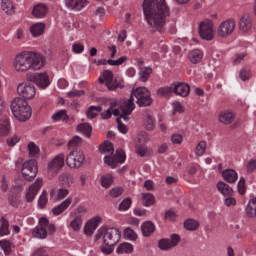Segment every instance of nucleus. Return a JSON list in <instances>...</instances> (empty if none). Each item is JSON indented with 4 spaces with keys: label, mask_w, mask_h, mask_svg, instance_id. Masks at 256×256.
Instances as JSON below:
<instances>
[{
    "label": "nucleus",
    "mask_w": 256,
    "mask_h": 256,
    "mask_svg": "<svg viewBox=\"0 0 256 256\" xmlns=\"http://www.w3.org/2000/svg\"><path fill=\"white\" fill-rule=\"evenodd\" d=\"M83 163H85V154L81 150L71 151L66 156V165L71 169H79L83 166Z\"/></svg>",
    "instance_id": "obj_8"
},
{
    "label": "nucleus",
    "mask_w": 256,
    "mask_h": 256,
    "mask_svg": "<svg viewBox=\"0 0 256 256\" xmlns=\"http://www.w3.org/2000/svg\"><path fill=\"white\" fill-rule=\"evenodd\" d=\"M63 165H65V154L61 153L48 164V173H51V175H57Z\"/></svg>",
    "instance_id": "obj_16"
},
{
    "label": "nucleus",
    "mask_w": 256,
    "mask_h": 256,
    "mask_svg": "<svg viewBox=\"0 0 256 256\" xmlns=\"http://www.w3.org/2000/svg\"><path fill=\"white\" fill-rule=\"evenodd\" d=\"M47 227H49V219L41 217L38 226L33 229L36 239H47Z\"/></svg>",
    "instance_id": "obj_15"
},
{
    "label": "nucleus",
    "mask_w": 256,
    "mask_h": 256,
    "mask_svg": "<svg viewBox=\"0 0 256 256\" xmlns=\"http://www.w3.org/2000/svg\"><path fill=\"white\" fill-rule=\"evenodd\" d=\"M99 223H101V216H96L92 219H90L84 228V233L88 237H91L93 233L97 230V227H99Z\"/></svg>",
    "instance_id": "obj_21"
},
{
    "label": "nucleus",
    "mask_w": 256,
    "mask_h": 256,
    "mask_svg": "<svg viewBox=\"0 0 256 256\" xmlns=\"http://www.w3.org/2000/svg\"><path fill=\"white\" fill-rule=\"evenodd\" d=\"M118 109L120 111V115H118V117L123 119V121H129V115H131L135 110V101L133 98H131V96L128 100H121L119 102Z\"/></svg>",
    "instance_id": "obj_10"
},
{
    "label": "nucleus",
    "mask_w": 256,
    "mask_h": 256,
    "mask_svg": "<svg viewBox=\"0 0 256 256\" xmlns=\"http://www.w3.org/2000/svg\"><path fill=\"white\" fill-rule=\"evenodd\" d=\"M121 117L116 118L117 128L120 131V133H123V135H126V133L129 131L127 126L121 122Z\"/></svg>",
    "instance_id": "obj_56"
},
{
    "label": "nucleus",
    "mask_w": 256,
    "mask_h": 256,
    "mask_svg": "<svg viewBox=\"0 0 256 256\" xmlns=\"http://www.w3.org/2000/svg\"><path fill=\"white\" fill-rule=\"evenodd\" d=\"M241 33H249L253 29V17L250 14H243L238 22Z\"/></svg>",
    "instance_id": "obj_17"
},
{
    "label": "nucleus",
    "mask_w": 256,
    "mask_h": 256,
    "mask_svg": "<svg viewBox=\"0 0 256 256\" xmlns=\"http://www.w3.org/2000/svg\"><path fill=\"white\" fill-rule=\"evenodd\" d=\"M30 81L37 84V86L41 89H46V87H49V85H51V82L49 81V75H47V73L34 74L33 76H31Z\"/></svg>",
    "instance_id": "obj_18"
},
{
    "label": "nucleus",
    "mask_w": 256,
    "mask_h": 256,
    "mask_svg": "<svg viewBox=\"0 0 256 256\" xmlns=\"http://www.w3.org/2000/svg\"><path fill=\"white\" fill-rule=\"evenodd\" d=\"M60 181L63 187L65 188L71 187V185H73V176L69 173H64L61 175Z\"/></svg>",
    "instance_id": "obj_41"
},
{
    "label": "nucleus",
    "mask_w": 256,
    "mask_h": 256,
    "mask_svg": "<svg viewBox=\"0 0 256 256\" xmlns=\"http://www.w3.org/2000/svg\"><path fill=\"white\" fill-rule=\"evenodd\" d=\"M165 221H175L177 219V214L173 210H168L164 215Z\"/></svg>",
    "instance_id": "obj_61"
},
{
    "label": "nucleus",
    "mask_w": 256,
    "mask_h": 256,
    "mask_svg": "<svg viewBox=\"0 0 256 256\" xmlns=\"http://www.w3.org/2000/svg\"><path fill=\"white\" fill-rule=\"evenodd\" d=\"M188 59L194 65H197V63H201V59H203V52L201 50H199V49L191 50L188 53Z\"/></svg>",
    "instance_id": "obj_28"
},
{
    "label": "nucleus",
    "mask_w": 256,
    "mask_h": 256,
    "mask_svg": "<svg viewBox=\"0 0 256 256\" xmlns=\"http://www.w3.org/2000/svg\"><path fill=\"white\" fill-rule=\"evenodd\" d=\"M47 13H49V8L42 3L35 5L32 10V15L36 17V19H43V17L47 16Z\"/></svg>",
    "instance_id": "obj_23"
},
{
    "label": "nucleus",
    "mask_w": 256,
    "mask_h": 256,
    "mask_svg": "<svg viewBox=\"0 0 256 256\" xmlns=\"http://www.w3.org/2000/svg\"><path fill=\"white\" fill-rule=\"evenodd\" d=\"M101 185L102 187H105V189H109L111 185H113V176L110 174H107L105 176L101 177Z\"/></svg>",
    "instance_id": "obj_47"
},
{
    "label": "nucleus",
    "mask_w": 256,
    "mask_h": 256,
    "mask_svg": "<svg viewBox=\"0 0 256 256\" xmlns=\"http://www.w3.org/2000/svg\"><path fill=\"white\" fill-rule=\"evenodd\" d=\"M100 151L104 154L107 153L104 156V163L109 165L112 169H116L118 163H125V151L117 149L116 154L113 155L115 148L111 142H104V144L100 146Z\"/></svg>",
    "instance_id": "obj_3"
},
{
    "label": "nucleus",
    "mask_w": 256,
    "mask_h": 256,
    "mask_svg": "<svg viewBox=\"0 0 256 256\" xmlns=\"http://www.w3.org/2000/svg\"><path fill=\"white\" fill-rule=\"evenodd\" d=\"M205 151H207V142L200 141L196 146L197 157H202V155H205Z\"/></svg>",
    "instance_id": "obj_45"
},
{
    "label": "nucleus",
    "mask_w": 256,
    "mask_h": 256,
    "mask_svg": "<svg viewBox=\"0 0 256 256\" xmlns=\"http://www.w3.org/2000/svg\"><path fill=\"white\" fill-rule=\"evenodd\" d=\"M142 205L144 207H151V205H155V196L151 193H142Z\"/></svg>",
    "instance_id": "obj_36"
},
{
    "label": "nucleus",
    "mask_w": 256,
    "mask_h": 256,
    "mask_svg": "<svg viewBox=\"0 0 256 256\" xmlns=\"http://www.w3.org/2000/svg\"><path fill=\"white\" fill-rule=\"evenodd\" d=\"M112 115L114 117H119L121 115V111L119 109H115L114 111L108 108L105 112L101 114L102 119H111Z\"/></svg>",
    "instance_id": "obj_44"
},
{
    "label": "nucleus",
    "mask_w": 256,
    "mask_h": 256,
    "mask_svg": "<svg viewBox=\"0 0 256 256\" xmlns=\"http://www.w3.org/2000/svg\"><path fill=\"white\" fill-rule=\"evenodd\" d=\"M217 189L224 195V197H231L233 195V188L223 181L217 183Z\"/></svg>",
    "instance_id": "obj_29"
},
{
    "label": "nucleus",
    "mask_w": 256,
    "mask_h": 256,
    "mask_svg": "<svg viewBox=\"0 0 256 256\" xmlns=\"http://www.w3.org/2000/svg\"><path fill=\"white\" fill-rule=\"evenodd\" d=\"M11 133V122L9 117L0 118V137H7Z\"/></svg>",
    "instance_id": "obj_22"
},
{
    "label": "nucleus",
    "mask_w": 256,
    "mask_h": 256,
    "mask_svg": "<svg viewBox=\"0 0 256 256\" xmlns=\"http://www.w3.org/2000/svg\"><path fill=\"white\" fill-rule=\"evenodd\" d=\"M128 60H129V57L127 56H122L117 60L109 59L108 65H111L112 67H119V65H123V63H125V61H128Z\"/></svg>",
    "instance_id": "obj_48"
},
{
    "label": "nucleus",
    "mask_w": 256,
    "mask_h": 256,
    "mask_svg": "<svg viewBox=\"0 0 256 256\" xmlns=\"http://www.w3.org/2000/svg\"><path fill=\"white\" fill-rule=\"evenodd\" d=\"M200 224L199 221L193 219V218H189L184 222V228L187 231H197V229H199Z\"/></svg>",
    "instance_id": "obj_33"
},
{
    "label": "nucleus",
    "mask_w": 256,
    "mask_h": 256,
    "mask_svg": "<svg viewBox=\"0 0 256 256\" xmlns=\"http://www.w3.org/2000/svg\"><path fill=\"white\" fill-rule=\"evenodd\" d=\"M11 111L18 121L25 122L31 118L32 110L29 102L21 97H16L11 103Z\"/></svg>",
    "instance_id": "obj_4"
},
{
    "label": "nucleus",
    "mask_w": 256,
    "mask_h": 256,
    "mask_svg": "<svg viewBox=\"0 0 256 256\" xmlns=\"http://www.w3.org/2000/svg\"><path fill=\"white\" fill-rule=\"evenodd\" d=\"M28 151L31 157H37V155H39V146H36L34 142H30L28 145Z\"/></svg>",
    "instance_id": "obj_52"
},
{
    "label": "nucleus",
    "mask_w": 256,
    "mask_h": 256,
    "mask_svg": "<svg viewBox=\"0 0 256 256\" xmlns=\"http://www.w3.org/2000/svg\"><path fill=\"white\" fill-rule=\"evenodd\" d=\"M124 237L125 239H129L130 241H136L137 240V233L131 228H126L124 230Z\"/></svg>",
    "instance_id": "obj_49"
},
{
    "label": "nucleus",
    "mask_w": 256,
    "mask_h": 256,
    "mask_svg": "<svg viewBox=\"0 0 256 256\" xmlns=\"http://www.w3.org/2000/svg\"><path fill=\"white\" fill-rule=\"evenodd\" d=\"M69 195V190L67 188H60V189H55L53 188L50 191V197H54V201H61V199H65Z\"/></svg>",
    "instance_id": "obj_26"
},
{
    "label": "nucleus",
    "mask_w": 256,
    "mask_h": 256,
    "mask_svg": "<svg viewBox=\"0 0 256 256\" xmlns=\"http://www.w3.org/2000/svg\"><path fill=\"white\" fill-rule=\"evenodd\" d=\"M17 93L22 99L31 100L37 95V89L31 82H22L17 86Z\"/></svg>",
    "instance_id": "obj_9"
},
{
    "label": "nucleus",
    "mask_w": 256,
    "mask_h": 256,
    "mask_svg": "<svg viewBox=\"0 0 256 256\" xmlns=\"http://www.w3.org/2000/svg\"><path fill=\"white\" fill-rule=\"evenodd\" d=\"M121 195H123L122 187H116L110 190V197H113L114 199H117V197H121Z\"/></svg>",
    "instance_id": "obj_60"
},
{
    "label": "nucleus",
    "mask_w": 256,
    "mask_h": 256,
    "mask_svg": "<svg viewBox=\"0 0 256 256\" xmlns=\"http://www.w3.org/2000/svg\"><path fill=\"white\" fill-rule=\"evenodd\" d=\"M102 77L109 91H116L117 89H123V87H125V85L121 84V81L118 82L117 79L113 80V71L111 70H104Z\"/></svg>",
    "instance_id": "obj_12"
},
{
    "label": "nucleus",
    "mask_w": 256,
    "mask_h": 256,
    "mask_svg": "<svg viewBox=\"0 0 256 256\" xmlns=\"http://www.w3.org/2000/svg\"><path fill=\"white\" fill-rule=\"evenodd\" d=\"M131 207V198H126L124 199L120 204H119V211H127Z\"/></svg>",
    "instance_id": "obj_55"
},
{
    "label": "nucleus",
    "mask_w": 256,
    "mask_h": 256,
    "mask_svg": "<svg viewBox=\"0 0 256 256\" xmlns=\"http://www.w3.org/2000/svg\"><path fill=\"white\" fill-rule=\"evenodd\" d=\"M43 187V179H37L35 183H33L29 188L26 193V201L27 203H31L33 199L37 196V193H39V189Z\"/></svg>",
    "instance_id": "obj_19"
},
{
    "label": "nucleus",
    "mask_w": 256,
    "mask_h": 256,
    "mask_svg": "<svg viewBox=\"0 0 256 256\" xmlns=\"http://www.w3.org/2000/svg\"><path fill=\"white\" fill-rule=\"evenodd\" d=\"M245 57H247V53L236 54L233 59L234 65H239V63H241V61H243V59H245Z\"/></svg>",
    "instance_id": "obj_64"
},
{
    "label": "nucleus",
    "mask_w": 256,
    "mask_h": 256,
    "mask_svg": "<svg viewBox=\"0 0 256 256\" xmlns=\"http://www.w3.org/2000/svg\"><path fill=\"white\" fill-rule=\"evenodd\" d=\"M190 91L191 88L189 87V84H185L183 82L172 83V93H175V95L187 97Z\"/></svg>",
    "instance_id": "obj_20"
},
{
    "label": "nucleus",
    "mask_w": 256,
    "mask_h": 256,
    "mask_svg": "<svg viewBox=\"0 0 256 256\" xmlns=\"http://www.w3.org/2000/svg\"><path fill=\"white\" fill-rule=\"evenodd\" d=\"M47 191H43L41 196L39 197L38 200V205L40 209H45V206L47 205Z\"/></svg>",
    "instance_id": "obj_54"
},
{
    "label": "nucleus",
    "mask_w": 256,
    "mask_h": 256,
    "mask_svg": "<svg viewBox=\"0 0 256 256\" xmlns=\"http://www.w3.org/2000/svg\"><path fill=\"white\" fill-rule=\"evenodd\" d=\"M1 8L7 15H13V13H15V8L11 0H2Z\"/></svg>",
    "instance_id": "obj_35"
},
{
    "label": "nucleus",
    "mask_w": 256,
    "mask_h": 256,
    "mask_svg": "<svg viewBox=\"0 0 256 256\" xmlns=\"http://www.w3.org/2000/svg\"><path fill=\"white\" fill-rule=\"evenodd\" d=\"M68 97L70 99H73L75 97H82V95H85V90H72L67 93Z\"/></svg>",
    "instance_id": "obj_62"
},
{
    "label": "nucleus",
    "mask_w": 256,
    "mask_h": 256,
    "mask_svg": "<svg viewBox=\"0 0 256 256\" xmlns=\"http://www.w3.org/2000/svg\"><path fill=\"white\" fill-rule=\"evenodd\" d=\"M13 67L17 73L39 71V69L45 67V58H43L41 53L34 51H23L15 56Z\"/></svg>",
    "instance_id": "obj_2"
},
{
    "label": "nucleus",
    "mask_w": 256,
    "mask_h": 256,
    "mask_svg": "<svg viewBox=\"0 0 256 256\" xmlns=\"http://www.w3.org/2000/svg\"><path fill=\"white\" fill-rule=\"evenodd\" d=\"M83 143V139L79 136H74L69 142L68 147H79Z\"/></svg>",
    "instance_id": "obj_57"
},
{
    "label": "nucleus",
    "mask_w": 256,
    "mask_h": 256,
    "mask_svg": "<svg viewBox=\"0 0 256 256\" xmlns=\"http://www.w3.org/2000/svg\"><path fill=\"white\" fill-rule=\"evenodd\" d=\"M8 203L11 205V207L17 208L19 205H21V200L17 196H9Z\"/></svg>",
    "instance_id": "obj_59"
},
{
    "label": "nucleus",
    "mask_w": 256,
    "mask_h": 256,
    "mask_svg": "<svg viewBox=\"0 0 256 256\" xmlns=\"http://www.w3.org/2000/svg\"><path fill=\"white\" fill-rule=\"evenodd\" d=\"M37 161L28 160L22 165V175L26 181H33L37 177Z\"/></svg>",
    "instance_id": "obj_11"
},
{
    "label": "nucleus",
    "mask_w": 256,
    "mask_h": 256,
    "mask_svg": "<svg viewBox=\"0 0 256 256\" xmlns=\"http://www.w3.org/2000/svg\"><path fill=\"white\" fill-rule=\"evenodd\" d=\"M87 3H89L88 0H65L66 7L68 9H76V11H81Z\"/></svg>",
    "instance_id": "obj_24"
},
{
    "label": "nucleus",
    "mask_w": 256,
    "mask_h": 256,
    "mask_svg": "<svg viewBox=\"0 0 256 256\" xmlns=\"http://www.w3.org/2000/svg\"><path fill=\"white\" fill-rule=\"evenodd\" d=\"M131 98H133V101L136 99V103L139 107H149L153 104L151 92L146 87H138L132 90Z\"/></svg>",
    "instance_id": "obj_6"
},
{
    "label": "nucleus",
    "mask_w": 256,
    "mask_h": 256,
    "mask_svg": "<svg viewBox=\"0 0 256 256\" xmlns=\"http://www.w3.org/2000/svg\"><path fill=\"white\" fill-rule=\"evenodd\" d=\"M199 35L201 39L205 41H212L213 34V22L211 20H204L199 25Z\"/></svg>",
    "instance_id": "obj_13"
},
{
    "label": "nucleus",
    "mask_w": 256,
    "mask_h": 256,
    "mask_svg": "<svg viewBox=\"0 0 256 256\" xmlns=\"http://www.w3.org/2000/svg\"><path fill=\"white\" fill-rule=\"evenodd\" d=\"M181 241V236L179 234H171L170 239H161L158 242V247L161 251H169L173 247H177Z\"/></svg>",
    "instance_id": "obj_14"
},
{
    "label": "nucleus",
    "mask_w": 256,
    "mask_h": 256,
    "mask_svg": "<svg viewBox=\"0 0 256 256\" xmlns=\"http://www.w3.org/2000/svg\"><path fill=\"white\" fill-rule=\"evenodd\" d=\"M151 73H153V69L151 67L140 66V71H139L140 81H143V83H145L149 79Z\"/></svg>",
    "instance_id": "obj_34"
},
{
    "label": "nucleus",
    "mask_w": 256,
    "mask_h": 256,
    "mask_svg": "<svg viewBox=\"0 0 256 256\" xmlns=\"http://www.w3.org/2000/svg\"><path fill=\"white\" fill-rule=\"evenodd\" d=\"M256 169V160L252 159L248 162V164L246 165V171L248 173H253V171H255Z\"/></svg>",
    "instance_id": "obj_63"
},
{
    "label": "nucleus",
    "mask_w": 256,
    "mask_h": 256,
    "mask_svg": "<svg viewBox=\"0 0 256 256\" xmlns=\"http://www.w3.org/2000/svg\"><path fill=\"white\" fill-rule=\"evenodd\" d=\"M52 119L54 121H67V119H69V116L67 115L66 110H60L59 112L52 115Z\"/></svg>",
    "instance_id": "obj_46"
},
{
    "label": "nucleus",
    "mask_w": 256,
    "mask_h": 256,
    "mask_svg": "<svg viewBox=\"0 0 256 256\" xmlns=\"http://www.w3.org/2000/svg\"><path fill=\"white\" fill-rule=\"evenodd\" d=\"M246 215L248 217H256V197L252 198L247 207H246Z\"/></svg>",
    "instance_id": "obj_38"
},
{
    "label": "nucleus",
    "mask_w": 256,
    "mask_h": 256,
    "mask_svg": "<svg viewBox=\"0 0 256 256\" xmlns=\"http://www.w3.org/2000/svg\"><path fill=\"white\" fill-rule=\"evenodd\" d=\"M144 17L150 26L151 32L163 33L165 17H169L171 11L165 0H144L142 4Z\"/></svg>",
    "instance_id": "obj_1"
},
{
    "label": "nucleus",
    "mask_w": 256,
    "mask_h": 256,
    "mask_svg": "<svg viewBox=\"0 0 256 256\" xmlns=\"http://www.w3.org/2000/svg\"><path fill=\"white\" fill-rule=\"evenodd\" d=\"M223 179L227 181V183H235L238 179L237 172L233 169H226L222 172Z\"/></svg>",
    "instance_id": "obj_30"
},
{
    "label": "nucleus",
    "mask_w": 256,
    "mask_h": 256,
    "mask_svg": "<svg viewBox=\"0 0 256 256\" xmlns=\"http://www.w3.org/2000/svg\"><path fill=\"white\" fill-rule=\"evenodd\" d=\"M173 93V84L170 86L161 87L157 90L158 97H169Z\"/></svg>",
    "instance_id": "obj_42"
},
{
    "label": "nucleus",
    "mask_w": 256,
    "mask_h": 256,
    "mask_svg": "<svg viewBox=\"0 0 256 256\" xmlns=\"http://www.w3.org/2000/svg\"><path fill=\"white\" fill-rule=\"evenodd\" d=\"M69 205H71V198H67L60 205L54 207L52 209V213L54 215H61V213H63V211H65L69 207Z\"/></svg>",
    "instance_id": "obj_32"
},
{
    "label": "nucleus",
    "mask_w": 256,
    "mask_h": 256,
    "mask_svg": "<svg viewBox=\"0 0 256 256\" xmlns=\"http://www.w3.org/2000/svg\"><path fill=\"white\" fill-rule=\"evenodd\" d=\"M77 131H80V133H83L86 137H91V131H93V128L91 127V124L83 123L77 126Z\"/></svg>",
    "instance_id": "obj_39"
},
{
    "label": "nucleus",
    "mask_w": 256,
    "mask_h": 256,
    "mask_svg": "<svg viewBox=\"0 0 256 256\" xmlns=\"http://www.w3.org/2000/svg\"><path fill=\"white\" fill-rule=\"evenodd\" d=\"M116 253H118V255H124V253H133V245H131V243L124 242L118 246Z\"/></svg>",
    "instance_id": "obj_37"
},
{
    "label": "nucleus",
    "mask_w": 256,
    "mask_h": 256,
    "mask_svg": "<svg viewBox=\"0 0 256 256\" xmlns=\"http://www.w3.org/2000/svg\"><path fill=\"white\" fill-rule=\"evenodd\" d=\"M101 111H103L101 106H90L86 112V116L88 119H95V117H97V113H101Z\"/></svg>",
    "instance_id": "obj_40"
},
{
    "label": "nucleus",
    "mask_w": 256,
    "mask_h": 256,
    "mask_svg": "<svg viewBox=\"0 0 256 256\" xmlns=\"http://www.w3.org/2000/svg\"><path fill=\"white\" fill-rule=\"evenodd\" d=\"M81 225H83V220L81 219V217H76L70 223V227H72L73 231H80Z\"/></svg>",
    "instance_id": "obj_50"
},
{
    "label": "nucleus",
    "mask_w": 256,
    "mask_h": 256,
    "mask_svg": "<svg viewBox=\"0 0 256 256\" xmlns=\"http://www.w3.org/2000/svg\"><path fill=\"white\" fill-rule=\"evenodd\" d=\"M102 239L104 245H117L121 239V231L118 228H100L95 235V241Z\"/></svg>",
    "instance_id": "obj_5"
},
{
    "label": "nucleus",
    "mask_w": 256,
    "mask_h": 256,
    "mask_svg": "<svg viewBox=\"0 0 256 256\" xmlns=\"http://www.w3.org/2000/svg\"><path fill=\"white\" fill-rule=\"evenodd\" d=\"M136 153L139 155V157H145L147 153H149V150L145 145L137 144L136 145Z\"/></svg>",
    "instance_id": "obj_53"
},
{
    "label": "nucleus",
    "mask_w": 256,
    "mask_h": 256,
    "mask_svg": "<svg viewBox=\"0 0 256 256\" xmlns=\"http://www.w3.org/2000/svg\"><path fill=\"white\" fill-rule=\"evenodd\" d=\"M235 19H228L220 23L216 30L217 37L221 39H227V37H231L235 32L236 27Z\"/></svg>",
    "instance_id": "obj_7"
},
{
    "label": "nucleus",
    "mask_w": 256,
    "mask_h": 256,
    "mask_svg": "<svg viewBox=\"0 0 256 256\" xmlns=\"http://www.w3.org/2000/svg\"><path fill=\"white\" fill-rule=\"evenodd\" d=\"M0 245H1L5 255H11L12 244L9 240H1Z\"/></svg>",
    "instance_id": "obj_51"
},
{
    "label": "nucleus",
    "mask_w": 256,
    "mask_h": 256,
    "mask_svg": "<svg viewBox=\"0 0 256 256\" xmlns=\"http://www.w3.org/2000/svg\"><path fill=\"white\" fill-rule=\"evenodd\" d=\"M235 120V114L231 111H222L218 115V121L224 125H229Z\"/></svg>",
    "instance_id": "obj_25"
},
{
    "label": "nucleus",
    "mask_w": 256,
    "mask_h": 256,
    "mask_svg": "<svg viewBox=\"0 0 256 256\" xmlns=\"http://www.w3.org/2000/svg\"><path fill=\"white\" fill-rule=\"evenodd\" d=\"M141 231L144 237H151L155 233V224L151 221H146L142 224Z\"/></svg>",
    "instance_id": "obj_27"
},
{
    "label": "nucleus",
    "mask_w": 256,
    "mask_h": 256,
    "mask_svg": "<svg viewBox=\"0 0 256 256\" xmlns=\"http://www.w3.org/2000/svg\"><path fill=\"white\" fill-rule=\"evenodd\" d=\"M237 187H238V193L240 195H245L247 191V186L245 185V179L243 177L240 178Z\"/></svg>",
    "instance_id": "obj_58"
},
{
    "label": "nucleus",
    "mask_w": 256,
    "mask_h": 256,
    "mask_svg": "<svg viewBox=\"0 0 256 256\" xmlns=\"http://www.w3.org/2000/svg\"><path fill=\"white\" fill-rule=\"evenodd\" d=\"M30 32L33 37H41L45 33V23H36L31 26Z\"/></svg>",
    "instance_id": "obj_31"
},
{
    "label": "nucleus",
    "mask_w": 256,
    "mask_h": 256,
    "mask_svg": "<svg viewBox=\"0 0 256 256\" xmlns=\"http://www.w3.org/2000/svg\"><path fill=\"white\" fill-rule=\"evenodd\" d=\"M9 221L2 217L1 226H0V237H4V235H9Z\"/></svg>",
    "instance_id": "obj_43"
}]
</instances>
